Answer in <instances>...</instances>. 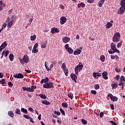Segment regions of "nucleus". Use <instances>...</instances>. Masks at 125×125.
I'll return each mask as SVG.
<instances>
[{
    "label": "nucleus",
    "instance_id": "obj_1",
    "mask_svg": "<svg viewBox=\"0 0 125 125\" xmlns=\"http://www.w3.org/2000/svg\"><path fill=\"white\" fill-rule=\"evenodd\" d=\"M121 7L118 10L119 14H123L125 12V0H121L120 1Z\"/></svg>",
    "mask_w": 125,
    "mask_h": 125
},
{
    "label": "nucleus",
    "instance_id": "obj_2",
    "mask_svg": "<svg viewBox=\"0 0 125 125\" xmlns=\"http://www.w3.org/2000/svg\"><path fill=\"white\" fill-rule=\"evenodd\" d=\"M120 38H121V33L120 32L115 33L112 38V42H118L120 41Z\"/></svg>",
    "mask_w": 125,
    "mask_h": 125
},
{
    "label": "nucleus",
    "instance_id": "obj_3",
    "mask_svg": "<svg viewBox=\"0 0 125 125\" xmlns=\"http://www.w3.org/2000/svg\"><path fill=\"white\" fill-rule=\"evenodd\" d=\"M22 88L23 90V91H28V92H34V89H36L37 88V86H31V87H22Z\"/></svg>",
    "mask_w": 125,
    "mask_h": 125
},
{
    "label": "nucleus",
    "instance_id": "obj_4",
    "mask_svg": "<svg viewBox=\"0 0 125 125\" xmlns=\"http://www.w3.org/2000/svg\"><path fill=\"white\" fill-rule=\"evenodd\" d=\"M83 63L80 62L79 65H78L75 68V72L76 75H78V73H79V72H80L81 70H83Z\"/></svg>",
    "mask_w": 125,
    "mask_h": 125
},
{
    "label": "nucleus",
    "instance_id": "obj_5",
    "mask_svg": "<svg viewBox=\"0 0 125 125\" xmlns=\"http://www.w3.org/2000/svg\"><path fill=\"white\" fill-rule=\"evenodd\" d=\"M53 86V83L49 82L43 84V88H51Z\"/></svg>",
    "mask_w": 125,
    "mask_h": 125
},
{
    "label": "nucleus",
    "instance_id": "obj_6",
    "mask_svg": "<svg viewBox=\"0 0 125 125\" xmlns=\"http://www.w3.org/2000/svg\"><path fill=\"white\" fill-rule=\"evenodd\" d=\"M110 48L112 49V50H114V51H116L118 53H120L121 52H120V50L119 49H117L116 47V44L113 42H111V44L110 45Z\"/></svg>",
    "mask_w": 125,
    "mask_h": 125
},
{
    "label": "nucleus",
    "instance_id": "obj_7",
    "mask_svg": "<svg viewBox=\"0 0 125 125\" xmlns=\"http://www.w3.org/2000/svg\"><path fill=\"white\" fill-rule=\"evenodd\" d=\"M108 97H109V98L111 99V101H113V102H116V101H118V98L116 96H113L112 94L109 93L108 94Z\"/></svg>",
    "mask_w": 125,
    "mask_h": 125
},
{
    "label": "nucleus",
    "instance_id": "obj_8",
    "mask_svg": "<svg viewBox=\"0 0 125 125\" xmlns=\"http://www.w3.org/2000/svg\"><path fill=\"white\" fill-rule=\"evenodd\" d=\"M7 46V43H6V41H4L0 46V51H2V50L4 49V48H5V47H6Z\"/></svg>",
    "mask_w": 125,
    "mask_h": 125
},
{
    "label": "nucleus",
    "instance_id": "obj_9",
    "mask_svg": "<svg viewBox=\"0 0 125 125\" xmlns=\"http://www.w3.org/2000/svg\"><path fill=\"white\" fill-rule=\"evenodd\" d=\"M13 77L16 79H23L24 78V75L22 73H18V74H16L13 75Z\"/></svg>",
    "mask_w": 125,
    "mask_h": 125
},
{
    "label": "nucleus",
    "instance_id": "obj_10",
    "mask_svg": "<svg viewBox=\"0 0 125 125\" xmlns=\"http://www.w3.org/2000/svg\"><path fill=\"white\" fill-rule=\"evenodd\" d=\"M66 22H67V18H66L65 17H62L60 18L61 25H64Z\"/></svg>",
    "mask_w": 125,
    "mask_h": 125
},
{
    "label": "nucleus",
    "instance_id": "obj_11",
    "mask_svg": "<svg viewBox=\"0 0 125 125\" xmlns=\"http://www.w3.org/2000/svg\"><path fill=\"white\" fill-rule=\"evenodd\" d=\"M70 40H71V39L67 36H65V37H63V38H62V42L64 43H67V42H70Z\"/></svg>",
    "mask_w": 125,
    "mask_h": 125
},
{
    "label": "nucleus",
    "instance_id": "obj_12",
    "mask_svg": "<svg viewBox=\"0 0 125 125\" xmlns=\"http://www.w3.org/2000/svg\"><path fill=\"white\" fill-rule=\"evenodd\" d=\"M83 48L81 47L80 49H77L76 50L74 51V55H79L82 53V50Z\"/></svg>",
    "mask_w": 125,
    "mask_h": 125
},
{
    "label": "nucleus",
    "instance_id": "obj_13",
    "mask_svg": "<svg viewBox=\"0 0 125 125\" xmlns=\"http://www.w3.org/2000/svg\"><path fill=\"white\" fill-rule=\"evenodd\" d=\"M51 34H55V33H59V29L56 27H53L51 29Z\"/></svg>",
    "mask_w": 125,
    "mask_h": 125
},
{
    "label": "nucleus",
    "instance_id": "obj_14",
    "mask_svg": "<svg viewBox=\"0 0 125 125\" xmlns=\"http://www.w3.org/2000/svg\"><path fill=\"white\" fill-rule=\"evenodd\" d=\"M70 77L72 80V81H74L75 83H77V79H78V77H77V75L75 74H71Z\"/></svg>",
    "mask_w": 125,
    "mask_h": 125
},
{
    "label": "nucleus",
    "instance_id": "obj_15",
    "mask_svg": "<svg viewBox=\"0 0 125 125\" xmlns=\"http://www.w3.org/2000/svg\"><path fill=\"white\" fill-rule=\"evenodd\" d=\"M102 76L104 80H107L108 79V72L104 71L102 73Z\"/></svg>",
    "mask_w": 125,
    "mask_h": 125
},
{
    "label": "nucleus",
    "instance_id": "obj_16",
    "mask_svg": "<svg viewBox=\"0 0 125 125\" xmlns=\"http://www.w3.org/2000/svg\"><path fill=\"white\" fill-rule=\"evenodd\" d=\"M23 60L24 61V63L29 62V57L27 55H25L23 56Z\"/></svg>",
    "mask_w": 125,
    "mask_h": 125
},
{
    "label": "nucleus",
    "instance_id": "obj_17",
    "mask_svg": "<svg viewBox=\"0 0 125 125\" xmlns=\"http://www.w3.org/2000/svg\"><path fill=\"white\" fill-rule=\"evenodd\" d=\"M93 76L95 79H98V77H101V73L94 72Z\"/></svg>",
    "mask_w": 125,
    "mask_h": 125
},
{
    "label": "nucleus",
    "instance_id": "obj_18",
    "mask_svg": "<svg viewBox=\"0 0 125 125\" xmlns=\"http://www.w3.org/2000/svg\"><path fill=\"white\" fill-rule=\"evenodd\" d=\"M112 26H113V23L110 22H107L105 25L106 29H110V28H111Z\"/></svg>",
    "mask_w": 125,
    "mask_h": 125
},
{
    "label": "nucleus",
    "instance_id": "obj_19",
    "mask_svg": "<svg viewBox=\"0 0 125 125\" xmlns=\"http://www.w3.org/2000/svg\"><path fill=\"white\" fill-rule=\"evenodd\" d=\"M66 51L68 53H69V54H73V53L74 52V50H73L71 47H69Z\"/></svg>",
    "mask_w": 125,
    "mask_h": 125
},
{
    "label": "nucleus",
    "instance_id": "obj_20",
    "mask_svg": "<svg viewBox=\"0 0 125 125\" xmlns=\"http://www.w3.org/2000/svg\"><path fill=\"white\" fill-rule=\"evenodd\" d=\"M104 1H105V0H100V1H99L98 5L99 7H102V6L103 5V3H104Z\"/></svg>",
    "mask_w": 125,
    "mask_h": 125
},
{
    "label": "nucleus",
    "instance_id": "obj_21",
    "mask_svg": "<svg viewBox=\"0 0 125 125\" xmlns=\"http://www.w3.org/2000/svg\"><path fill=\"white\" fill-rule=\"evenodd\" d=\"M77 7L78 8H80V7H85V4L83 2H82L81 3H79L78 4Z\"/></svg>",
    "mask_w": 125,
    "mask_h": 125
},
{
    "label": "nucleus",
    "instance_id": "obj_22",
    "mask_svg": "<svg viewBox=\"0 0 125 125\" xmlns=\"http://www.w3.org/2000/svg\"><path fill=\"white\" fill-rule=\"evenodd\" d=\"M42 104H44V105H50L51 103H50V102H48L46 100H44L42 101Z\"/></svg>",
    "mask_w": 125,
    "mask_h": 125
},
{
    "label": "nucleus",
    "instance_id": "obj_23",
    "mask_svg": "<svg viewBox=\"0 0 125 125\" xmlns=\"http://www.w3.org/2000/svg\"><path fill=\"white\" fill-rule=\"evenodd\" d=\"M9 58L10 61H13V60H14V55H13V54H10L9 55Z\"/></svg>",
    "mask_w": 125,
    "mask_h": 125
},
{
    "label": "nucleus",
    "instance_id": "obj_24",
    "mask_svg": "<svg viewBox=\"0 0 125 125\" xmlns=\"http://www.w3.org/2000/svg\"><path fill=\"white\" fill-rule=\"evenodd\" d=\"M12 25H13V20L11 21L7 25V28L9 29V28H11Z\"/></svg>",
    "mask_w": 125,
    "mask_h": 125
},
{
    "label": "nucleus",
    "instance_id": "obj_25",
    "mask_svg": "<svg viewBox=\"0 0 125 125\" xmlns=\"http://www.w3.org/2000/svg\"><path fill=\"white\" fill-rule=\"evenodd\" d=\"M64 74H65V75L67 77V76H68V74L69 73V71L68 70V69L67 68H64L63 69H62Z\"/></svg>",
    "mask_w": 125,
    "mask_h": 125
},
{
    "label": "nucleus",
    "instance_id": "obj_26",
    "mask_svg": "<svg viewBox=\"0 0 125 125\" xmlns=\"http://www.w3.org/2000/svg\"><path fill=\"white\" fill-rule=\"evenodd\" d=\"M111 86L112 87V89H115V88H117L118 87V84L117 83H112Z\"/></svg>",
    "mask_w": 125,
    "mask_h": 125
},
{
    "label": "nucleus",
    "instance_id": "obj_27",
    "mask_svg": "<svg viewBox=\"0 0 125 125\" xmlns=\"http://www.w3.org/2000/svg\"><path fill=\"white\" fill-rule=\"evenodd\" d=\"M48 78L47 77H46L45 79H42V81H41V83H47V82H48Z\"/></svg>",
    "mask_w": 125,
    "mask_h": 125
},
{
    "label": "nucleus",
    "instance_id": "obj_28",
    "mask_svg": "<svg viewBox=\"0 0 125 125\" xmlns=\"http://www.w3.org/2000/svg\"><path fill=\"white\" fill-rule=\"evenodd\" d=\"M8 114L10 117H11V118H13V117H14V113L11 111H9Z\"/></svg>",
    "mask_w": 125,
    "mask_h": 125
},
{
    "label": "nucleus",
    "instance_id": "obj_29",
    "mask_svg": "<svg viewBox=\"0 0 125 125\" xmlns=\"http://www.w3.org/2000/svg\"><path fill=\"white\" fill-rule=\"evenodd\" d=\"M32 53H37L39 52V50H38V48H33L32 50Z\"/></svg>",
    "mask_w": 125,
    "mask_h": 125
},
{
    "label": "nucleus",
    "instance_id": "obj_30",
    "mask_svg": "<svg viewBox=\"0 0 125 125\" xmlns=\"http://www.w3.org/2000/svg\"><path fill=\"white\" fill-rule=\"evenodd\" d=\"M21 111L22 113H24V114H28V110L24 108H21Z\"/></svg>",
    "mask_w": 125,
    "mask_h": 125
},
{
    "label": "nucleus",
    "instance_id": "obj_31",
    "mask_svg": "<svg viewBox=\"0 0 125 125\" xmlns=\"http://www.w3.org/2000/svg\"><path fill=\"white\" fill-rule=\"evenodd\" d=\"M100 60L102 62H104L105 61V56L104 55L101 56Z\"/></svg>",
    "mask_w": 125,
    "mask_h": 125
},
{
    "label": "nucleus",
    "instance_id": "obj_32",
    "mask_svg": "<svg viewBox=\"0 0 125 125\" xmlns=\"http://www.w3.org/2000/svg\"><path fill=\"white\" fill-rule=\"evenodd\" d=\"M39 96L41 98H42V99H46L47 98V97L45 96V95L43 94H40Z\"/></svg>",
    "mask_w": 125,
    "mask_h": 125
},
{
    "label": "nucleus",
    "instance_id": "obj_33",
    "mask_svg": "<svg viewBox=\"0 0 125 125\" xmlns=\"http://www.w3.org/2000/svg\"><path fill=\"white\" fill-rule=\"evenodd\" d=\"M36 39H37V36L35 35L30 37L31 41H35Z\"/></svg>",
    "mask_w": 125,
    "mask_h": 125
},
{
    "label": "nucleus",
    "instance_id": "obj_34",
    "mask_svg": "<svg viewBox=\"0 0 125 125\" xmlns=\"http://www.w3.org/2000/svg\"><path fill=\"white\" fill-rule=\"evenodd\" d=\"M62 107H63V108H67L68 107V104L66 103H63L62 104Z\"/></svg>",
    "mask_w": 125,
    "mask_h": 125
},
{
    "label": "nucleus",
    "instance_id": "obj_35",
    "mask_svg": "<svg viewBox=\"0 0 125 125\" xmlns=\"http://www.w3.org/2000/svg\"><path fill=\"white\" fill-rule=\"evenodd\" d=\"M94 87H95V89H96V90H97L98 89H99L100 88V86L98 84H95L94 85Z\"/></svg>",
    "mask_w": 125,
    "mask_h": 125
},
{
    "label": "nucleus",
    "instance_id": "obj_36",
    "mask_svg": "<svg viewBox=\"0 0 125 125\" xmlns=\"http://www.w3.org/2000/svg\"><path fill=\"white\" fill-rule=\"evenodd\" d=\"M123 44V42H120L118 43L117 45V47L118 48H120L122 46V44Z\"/></svg>",
    "mask_w": 125,
    "mask_h": 125
},
{
    "label": "nucleus",
    "instance_id": "obj_37",
    "mask_svg": "<svg viewBox=\"0 0 125 125\" xmlns=\"http://www.w3.org/2000/svg\"><path fill=\"white\" fill-rule=\"evenodd\" d=\"M125 76H124V75L121 76L120 77V82H125Z\"/></svg>",
    "mask_w": 125,
    "mask_h": 125
},
{
    "label": "nucleus",
    "instance_id": "obj_38",
    "mask_svg": "<svg viewBox=\"0 0 125 125\" xmlns=\"http://www.w3.org/2000/svg\"><path fill=\"white\" fill-rule=\"evenodd\" d=\"M20 113H21L20 109L17 108L16 109V114H17L18 115H21V114H20Z\"/></svg>",
    "mask_w": 125,
    "mask_h": 125
},
{
    "label": "nucleus",
    "instance_id": "obj_39",
    "mask_svg": "<svg viewBox=\"0 0 125 125\" xmlns=\"http://www.w3.org/2000/svg\"><path fill=\"white\" fill-rule=\"evenodd\" d=\"M81 122L83 124V125H86V124H87V121H86V120L84 119H82Z\"/></svg>",
    "mask_w": 125,
    "mask_h": 125
},
{
    "label": "nucleus",
    "instance_id": "obj_40",
    "mask_svg": "<svg viewBox=\"0 0 125 125\" xmlns=\"http://www.w3.org/2000/svg\"><path fill=\"white\" fill-rule=\"evenodd\" d=\"M54 113L55 115H57V116H60V115H61V113L59 111H55Z\"/></svg>",
    "mask_w": 125,
    "mask_h": 125
},
{
    "label": "nucleus",
    "instance_id": "obj_41",
    "mask_svg": "<svg viewBox=\"0 0 125 125\" xmlns=\"http://www.w3.org/2000/svg\"><path fill=\"white\" fill-rule=\"evenodd\" d=\"M91 93H92V94H94V95H96V94H97V92L95 90H92L91 91Z\"/></svg>",
    "mask_w": 125,
    "mask_h": 125
},
{
    "label": "nucleus",
    "instance_id": "obj_42",
    "mask_svg": "<svg viewBox=\"0 0 125 125\" xmlns=\"http://www.w3.org/2000/svg\"><path fill=\"white\" fill-rule=\"evenodd\" d=\"M60 111L61 113L62 114V115H63V116H65V111H64L63 109L60 108Z\"/></svg>",
    "mask_w": 125,
    "mask_h": 125
},
{
    "label": "nucleus",
    "instance_id": "obj_43",
    "mask_svg": "<svg viewBox=\"0 0 125 125\" xmlns=\"http://www.w3.org/2000/svg\"><path fill=\"white\" fill-rule=\"evenodd\" d=\"M0 83L2 84H5V80L4 79H2L0 81Z\"/></svg>",
    "mask_w": 125,
    "mask_h": 125
},
{
    "label": "nucleus",
    "instance_id": "obj_44",
    "mask_svg": "<svg viewBox=\"0 0 125 125\" xmlns=\"http://www.w3.org/2000/svg\"><path fill=\"white\" fill-rule=\"evenodd\" d=\"M66 68H67L66 67V64H65V63H63L62 65V69L63 70V69H66Z\"/></svg>",
    "mask_w": 125,
    "mask_h": 125
},
{
    "label": "nucleus",
    "instance_id": "obj_45",
    "mask_svg": "<svg viewBox=\"0 0 125 125\" xmlns=\"http://www.w3.org/2000/svg\"><path fill=\"white\" fill-rule=\"evenodd\" d=\"M59 7L60 8H61V9H62V10L65 9V7H64V5H63L62 4H60Z\"/></svg>",
    "mask_w": 125,
    "mask_h": 125
},
{
    "label": "nucleus",
    "instance_id": "obj_46",
    "mask_svg": "<svg viewBox=\"0 0 125 125\" xmlns=\"http://www.w3.org/2000/svg\"><path fill=\"white\" fill-rule=\"evenodd\" d=\"M19 59H20V62H21V64H22L23 65V64H25V62H24V60L21 59L20 58H19Z\"/></svg>",
    "mask_w": 125,
    "mask_h": 125
},
{
    "label": "nucleus",
    "instance_id": "obj_47",
    "mask_svg": "<svg viewBox=\"0 0 125 125\" xmlns=\"http://www.w3.org/2000/svg\"><path fill=\"white\" fill-rule=\"evenodd\" d=\"M8 85H9V87H11L12 86H13V83L11 82H9L8 83Z\"/></svg>",
    "mask_w": 125,
    "mask_h": 125
},
{
    "label": "nucleus",
    "instance_id": "obj_48",
    "mask_svg": "<svg viewBox=\"0 0 125 125\" xmlns=\"http://www.w3.org/2000/svg\"><path fill=\"white\" fill-rule=\"evenodd\" d=\"M23 117L25 118V119H26L27 120H29V119H31V117H30L29 115H24Z\"/></svg>",
    "mask_w": 125,
    "mask_h": 125
},
{
    "label": "nucleus",
    "instance_id": "obj_49",
    "mask_svg": "<svg viewBox=\"0 0 125 125\" xmlns=\"http://www.w3.org/2000/svg\"><path fill=\"white\" fill-rule=\"evenodd\" d=\"M116 52H117V51L114 50H113V51L108 50V53H109V54H114V53Z\"/></svg>",
    "mask_w": 125,
    "mask_h": 125
},
{
    "label": "nucleus",
    "instance_id": "obj_50",
    "mask_svg": "<svg viewBox=\"0 0 125 125\" xmlns=\"http://www.w3.org/2000/svg\"><path fill=\"white\" fill-rule=\"evenodd\" d=\"M4 53H5L4 56H5V57H6L9 53V51L7 50L6 52L4 51Z\"/></svg>",
    "mask_w": 125,
    "mask_h": 125
},
{
    "label": "nucleus",
    "instance_id": "obj_51",
    "mask_svg": "<svg viewBox=\"0 0 125 125\" xmlns=\"http://www.w3.org/2000/svg\"><path fill=\"white\" fill-rule=\"evenodd\" d=\"M109 123H111L112 125H118V124H117V123L114 122L113 121H110Z\"/></svg>",
    "mask_w": 125,
    "mask_h": 125
},
{
    "label": "nucleus",
    "instance_id": "obj_52",
    "mask_svg": "<svg viewBox=\"0 0 125 125\" xmlns=\"http://www.w3.org/2000/svg\"><path fill=\"white\" fill-rule=\"evenodd\" d=\"M115 70L117 73H120V72H121V69L118 67H115Z\"/></svg>",
    "mask_w": 125,
    "mask_h": 125
},
{
    "label": "nucleus",
    "instance_id": "obj_53",
    "mask_svg": "<svg viewBox=\"0 0 125 125\" xmlns=\"http://www.w3.org/2000/svg\"><path fill=\"white\" fill-rule=\"evenodd\" d=\"M6 26H7V23H4L3 24V25H2V28H3V29H4L5 28H6Z\"/></svg>",
    "mask_w": 125,
    "mask_h": 125
},
{
    "label": "nucleus",
    "instance_id": "obj_54",
    "mask_svg": "<svg viewBox=\"0 0 125 125\" xmlns=\"http://www.w3.org/2000/svg\"><path fill=\"white\" fill-rule=\"evenodd\" d=\"M67 96H68V97H69V98H70V99H73V96H72V95L71 94V93H68V94H67Z\"/></svg>",
    "mask_w": 125,
    "mask_h": 125
},
{
    "label": "nucleus",
    "instance_id": "obj_55",
    "mask_svg": "<svg viewBox=\"0 0 125 125\" xmlns=\"http://www.w3.org/2000/svg\"><path fill=\"white\" fill-rule=\"evenodd\" d=\"M46 42L44 43V44H42L41 47L42 48H45V47H46Z\"/></svg>",
    "mask_w": 125,
    "mask_h": 125
},
{
    "label": "nucleus",
    "instance_id": "obj_56",
    "mask_svg": "<svg viewBox=\"0 0 125 125\" xmlns=\"http://www.w3.org/2000/svg\"><path fill=\"white\" fill-rule=\"evenodd\" d=\"M115 79L116 80V81H119L120 80V75H117L115 77Z\"/></svg>",
    "mask_w": 125,
    "mask_h": 125
},
{
    "label": "nucleus",
    "instance_id": "obj_57",
    "mask_svg": "<svg viewBox=\"0 0 125 125\" xmlns=\"http://www.w3.org/2000/svg\"><path fill=\"white\" fill-rule=\"evenodd\" d=\"M39 46V43H36L33 46V48H38Z\"/></svg>",
    "mask_w": 125,
    "mask_h": 125
},
{
    "label": "nucleus",
    "instance_id": "obj_58",
    "mask_svg": "<svg viewBox=\"0 0 125 125\" xmlns=\"http://www.w3.org/2000/svg\"><path fill=\"white\" fill-rule=\"evenodd\" d=\"M15 18H16V15H13L11 17V19H12V20H13V22L14 19H15Z\"/></svg>",
    "mask_w": 125,
    "mask_h": 125
},
{
    "label": "nucleus",
    "instance_id": "obj_59",
    "mask_svg": "<svg viewBox=\"0 0 125 125\" xmlns=\"http://www.w3.org/2000/svg\"><path fill=\"white\" fill-rule=\"evenodd\" d=\"M103 116H104V113L102 111V112L100 113V118H103Z\"/></svg>",
    "mask_w": 125,
    "mask_h": 125
},
{
    "label": "nucleus",
    "instance_id": "obj_60",
    "mask_svg": "<svg viewBox=\"0 0 125 125\" xmlns=\"http://www.w3.org/2000/svg\"><path fill=\"white\" fill-rule=\"evenodd\" d=\"M87 0V2H88L89 3H93V2H94V0Z\"/></svg>",
    "mask_w": 125,
    "mask_h": 125
},
{
    "label": "nucleus",
    "instance_id": "obj_61",
    "mask_svg": "<svg viewBox=\"0 0 125 125\" xmlns=\"http://www.w3.org/2000/svg\"><path fill=\"white\" fill-rule=\"evenodd\" d=\"M110 108L111 109V110H114L115 109V106H114V104H110Z\"/></svg>",
    "mask_w": 125,
    "mask_h": 125
},
{
    "label": "nucleus",
    "instance_id": "obj_62",
    "mask_svg": "<svg viewBox=\"0 0 125 125\" xmlns=\"http://www.w3.org/2000/svg\"><path fill=\"white\" fill-rule=\"evenodd\" d=\"M121 82L122 81H120V82L119 83V85H120V86H121L122 85H125L124 82Z\"/></svg>",
    "mask_w": 125,
    "mask_h": 125
},
{
    "label": "nucleus",
    "instance_id": "obj_63",
    "mask_svg": "<svg viewBox=\"0 0 125 125\" xmlns=\"http://www.w3.org/2000/svg\"><path fill=\"white\" fill-rule=\"evenodd\" d=\"M64 47H65V49L67 50L68 49V48H69V44H66L64 45Z\"/></svg>",
    "mask_w": 125,
    "mask_h": 125
},
{
    "label": "nucleus",
    "instance_id": "obj_64",
    "mask_svg": "<svg viewBox=\"0 0 125 125\" xmlns=\"http://www.w3.org/2000/svg\"><path fill=\"white\" fill-rule=\"evenodd\" d=\"M28 110L29 111H30V112H32V113L34 112V109L31 107L28 108Z\"/></svg>",
    "mask_w": 125,
    "mask_h": 125
}]
</instances>
